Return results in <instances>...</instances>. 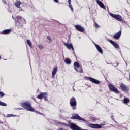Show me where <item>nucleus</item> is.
<instances>
[{
  "label": "nucleus",
  "mask_w": 130,
  "mask_h": 130,
  "mask_svg": "<svg viewBox=\"0 0 130 130\" xmlns=\"http://www.w3.org/2000/svg\"><path fill=\"white\" fill-rule=\"evenodd\" d=\"M21 106L26 110H28V111H34V109L32 107H31V105L28 102H22Z\"/></svg>",
  "instance_id": "f257e3e1"
},
{
  "label": "nucleus",
  "mask_w": 130,
  "mask_h": 130,
  "mask_svg": "<svg viewBox=\"0 0 130 130\" xmlns=\"http://www.w3.org/2000/svg\"><path fill=\"white\" fill-rule=\"evenodd\" d=\"M24 24H26V20L21 16H18L17 17L16 25L22 27Z\"/></svg>",
  "instance_id": "f03ea898"
},
{
  "label": "nucleus",
  "mask_w": 130,
  "mask_h": 130,
  "mask_svg": "<svg viewBox=\"0 0 130 130\" xmlns=\"http://www.w3.org/2000/svg\"><path fill=\"white\" fill-rule=\"evenodd\" d=\"M74 69L78 73H82L83 69H82V66L78 63V62H75L74 64Z\"/></svg>",
  "instance_id": "7ed1b4c3"
},
{
  "label": "nucleus",
  "mask_w": 130,
  "mask_h": 130,
  "mask_svg": "<svg viewBox=\"0 0 130 130\" xmlns=\"http://www.w3.org/2000/svg\"><path fill=\"white\" fill-rule=\"evenodd\" d=\"M105 125V124H89L88 125L89 127H91V128H102V126Z\"/></svg>",
  "instance_id": "20e7f679"
},
{
  "label": "nucleus",
  "mask_w": 130,
  "mask_h": 130,
  "mask_svg": "<svg viewBox=\"0 0 130 130\" xmlns=\"http://www.w3.org/2000/svg\"><path fill=\"white\" fill-rule=\"evenodd\" d=\"M71 119H78V120H82V121H85V123H88V121L85 120L84 119L80 117L78 114L74 115L71 117Z\"/></svg>",
  "instance_id": "39448f33"
},
{
  "label": "nucleus",
  "mask_w": 130,
  "mask_h": 130,
  "mask_svg": "<svg viewBox=\"0 0 130 130\" xmlns=\"http://www.w3.org/2000/svg\"><path fill=\"white\" fill-rule=\"evenodd\" d=\"M110 16L117 20V21H119L120 22H122V17H121V16L119 15H115L110 13Z\"/></svg>",
  "instance_id": "423d86ee"
},
{
  "label": "nucleus",
  "mask_w": 130,
  "mask_h": 130,
  "mask_svg": "<svg viewBox=\"0 0 130 130\" xmlns=\"http://www.w3.org/2000/svg\"><path fill=\"white\" fill-rule=\"evenodd\" d=\"M38 99H42V98H44L45 100H47V93L44 92L41 93L40 94L38 95L37 96Z\"/></svg>",
  "instance_id": "0eeeda50"
},
{
  "label": "nucleus",
  "mask_w": 130,
  "mask_h": 130,
  "mask_svg": "<svg viewBox=\"0 0 130 130\" xmlns=\"http://www.w3.org/2000/svg\"><path fill=\"white\" fill-rule=\"evenodd\" d=\"M63 44L64 46H66V47H67L69 49V50H71V49H72L73 51H75V49H74V46H73V44H72L71 43L70 44H68L64 42Z\"/></svg>",
  "instance_id": "6e6552de"
},
{
  "label": "nucleus",
  "mask_w": 130,
  "mask_h": 130,
  "mask_svg": "<svg viewBox=\"0 0 130 130\" xmlns=\"http://www.w3.org/2000/svg\"><path fill=\"white\" fill-rule=\"evenodd\" d=\"M109 87L110 90H111V91H112V92H114V93H119V91L118 89H117V88H116V87H114L113 86V85L112 84H109Z\"/></svg>",
  "instance_id": "1a4fd4ad"
},
{
  "label": "nucleus",
  "mask_w": 130,
  "mask_h": 130,
  "mask_svg": "<svg viewBox=\"0 0 130 130\" xmlns=\"http://www.w3.org/2000/svg\"><path fill=\"white\" fill-rule=\"evenodd\" d=\"M75 29L79 32H84L85 29L80 25H77L75 26Z\"/></svg>",
  "instance_id": "9d476101"
},
{
  "label": "nucleus",
  "mask_w": 130,
  "mask_h": 130,
  "mask_svg": "<svg viewBox=\"0 0 130 130\" xmlns=\"http://www.w3.org/2000/svg\"><path fill=\"white\" fill-rule=\"evenodd\" d=\"M70 105L71 106H77V101L75 98H72L70 100Z\"/></svg>",
  "instance_id": "9b49d317"
},
{
  "label": "nucleus",
  "mask_w": 130,
  "mask_h": 130,
  "mask_svg": "<svg viewBox=\"0 0 130 130\" xmlns=\"http://www.w3.org/2000/svg\"><path fill=\"white\" fill-rule=\"evenodd\" d=\"M86 80H89L92 83H94V84H99L100 82L99 81L92 78L89 77H86Z\"/></svg>",
  "instance_id": "f8f14e48"
},
{
  "label": "nucleus",
  "mask_w": 130,
  "mask_h": 130,
  "mask_svg": "<svg viewBox=\"0 0 130 130\" xmlns=\"http://www.w3.org/2000/svg\"><path fill=\"white\" fill-rule=\"evenodd\" d=\"M121 35V31H119L118 32L115 34L113 37L114 39H119V37H120V36Z\"/></svg>",
  "instance_id": "ddd939ff"
},
{
  "label": "nucleus",
  "mask_w": 130,
  "mask_h": 130,
  "mask_svg": "<svg viewBox=\"0 0 130 130\" xmlns=\"http://www.w3.org/2000/svg\"><path fill=\"white\" fill-rule=\"evenodd\" d=\"M95 46L99 52L102 54V53H103V50H102V48H101V47L99 45H97V44H95Z\"/></svg>",
  "instance_id": "4468645a"
},
{
  "label": "nucleus",
  "mask_w": 130,
  "mask_h": 130,
  "mask_svg": "<svg viewBox=\"0 0 130 130\" xmlns=\"http://www.w3.org/2000/svg\"><path fill=\"white\" fill-rule=\"evenodd\" d=\"M56 73H57V67L54 68L52 71V78H54L55 75H56Z\"/></svg>",
  "instance_id": "2eb2a0df"
},
{
  "label": "nucleus",
  "mask_w": 130,
  "mask_h": 130,
  "mask_svg": "<svg viewBox=\"0 0 130 130\" xmlns=\"http://www.w3.org/2000/svg\"><path fill=\"white\" fill-rule=\"evenodd\" d=\"M120 87L122 91H127V87L125 85H124V84L121 83L120 85Z\"/></svg>",
  "instance_id": "dca6fc26"
},
{
  "label": "nucleus",
  "mask_w": 130,
  "mask_h": 130,
  "mask_svg": "<svg viewBox=\"0 0 130 130\" xmlns=\"http://www.w3.org/2000/svg\"><path fill=\"white\" fill-rule=\"evenodd\" d=\"M96 3H98L99 6L101 7V8H102V9H105V6H104V4L101 1L99 0H96Z\"/></svg>",
  "instance_id": "f3484780"
},
{
  "label": "nucleus",
  "mask_w": 130,
  "mask_h": 130,
  "mask_svg": "<svg viewBox=\"0 0 130 130\" xmlns=\"http://www.w3.org/2000/svg\"><path fill=\"white\" fill-rule=\"evenodd\" d=\"M110 42L111 43V44H112V45H113V46H114V47H115V48H119V45H118V44H117L114 41H110Z\"/></svg>",
  "instance_id": "a211bd4d"
},
{
  "label": "nucleus",
  "mask_w": 130,
  "mask_h": 130,
  "mask_svg": "<svg viewBox=\"0 0 130 130\" xmlns=\"http://www.w3.org/2000/svg\"><path fill=\"white\" fill-rule=\"evenodd\" d=\"M22 4V2H21V1H16L14 5L15 6L17 7V8H20V6H21V5Z\"/></svg>",
  "instance_id": "6ab92c4d"
},
{
  "label": "nucleus",
  "mask_w": 130,
  "mask_h": 130,
  "mask_svg": "<svg viewBox=\"0 0 130 130\" xmlns=\"http://www.w3.org/2000/svg\"><path fill=\"white\" fill-rule=\"evenodd\" d=\"M12 32L11 29H5L2 31V34H10Z\"/></svg>",
  "instance_id": "aec40b11"
},
{
  "label": "nucleus",
  "mask_w": 130,
  "mask_h": 130,
  "mask_svg": "<svg viewBox=\"0 0 130 130\" xmlns=\"http://www.w3.org/2000/svg\"><path fill=\"white\" fill-rule=\"evenodd\" d=\"M129 99L127 98H124L123 99V103H124V104H126L127 103H129Z\"/></svg>",
  "instance_id": "412c9836"
},
{
  "label": "nucleus",
  "mask_w": 130,
  "mask_h": 130,
  "mask_svg": "<svg viewBox=\"0 0 130 130\" xmlns=\"http://www.w3.org/2000/svg\"><path fill=\"white\" fill-rule=\"evenodd\" d=\"M26 43H27L28 45H29V46L30 47V48H32V42H31V41L28 39L26 40Z\"/></svg>",
  "instance_id": "4be33fe9"
},
{
  "label": "nucleus",
  "mask_w": 130,
  "mask_h": 130,
  "mask_svg": "<svg viewBox=\"0 0 130 130\" xmlns=\"http://www.w3.org/2000/svg\"><path fill=\"white\" fill-rule=\"evenodd\" d=\"M64 61L67 64H71V60L69 58H67L64 60Z\"/></svg>",
  "instance_id": "5701e85b"
},
{
  "label": "nucleus",
  "mask_w": 130,
  "mask_h": 130,
  "mask_svg": "<svg viewBox=\"0 0 130 130\" xmlns=\"http://www.w3.org/2000/svg\"><path fill=\"white\" fill-rule=\"evenodd\" d=\"M68 3H69V7H70L72 12H73V7H72V5H71V0H68Z\"/></svg>",
  "instance_id": "b1692460"
},
{
  "label": "nucleus",
  "mask_w": 130,
  "mask_h": 130,
  "mask_svg": "<svg viewBox=\"0 0 130 130\" xmlns=\"http://www.w3.org/2000/svg\"><path fill=\"white\" fill-rule=\"evenodd\" d=\"M38 48H39V49H40L41 50L43 49V46H42V44H39L38 45Z\"/></svg>",
  "instance_id": "393cba45"
},
{
  "label": "nucleus",
  "mask_w": 130,
  "mask_h": 130,
  "mask_svg": "<svg viewBox=\"0 0 130 130\" xmlns=\"http://www.w3.org/2000/svg\"><path fill=\"white\" fill-rule=\"evenodd\" d=\"M47 39L49 40V42H51L52 41V40H51V38L49 36H47Z\"/></svg>",
  "instance_id": "a878e982"
},
{
  "label": "nucleus",
  "mask_w": 130,
  "mask_h": 130,
  "mask_svg": "<svg viewBox=\"0 0 130 130\" xmlns=\"http://www.w3.org/2000/svg\"><path fill=\"white\" fill-rule=\"evenodd\" d=\"M0 105H1L2 106H7V104H6V103L1 101H0Z\"/></svg>",
  "instance_id": "bb28decb"
},
{
  "label": "nucleus",
  "mask_w": 130,
  "mask_h": 130,
  "mask_svg": "<svg viewBox=\"0 0 130 130\" xmlns=\"http://www.w3.org/2000/svg\"><path fill=\"white\" fill-rule=\"evenodd\" d=\"M12 116H16V115H14L12 114H8L7 115L6 117H12Z\"/></svg>",
  "instance_id": "cd10ccee"
},
{
  "label": "nucleus",
  "mask_w": 130,
  "mask_h": 130,
  "mask_svg": "<svg viewBox=\"0 0 130 130\" xmlns=\"http://www.w3.org/2000/svg\"><path fill=\"white\" fill-rule=\"evenodd\" d=\"M5 95V94L3 93V92L0 91V97H4V96Z\"/></svg>",
  "instance_id": "c85d7f7f"
},
{
  "label": "nucleus",
  "mask_w": 130,
  "mask_h": 130,
  "mask_svg": "<svg viewBox=\"0 0 130 130\" xmlns=\"http://www.w3.org/2000/svg\"><path fill=\"white\" fill-rule=\"evenodd\" d=\"M95 28H98L100 27V26H99V25H98V24H97V23H95Z\"/></svg>",
  "instance_id": "c756f323"
},
{
  "label": "nucleus",
  "mask_w": 130,
  "mask_h": 130,
  "mask_svg": "<svg viewBox=\"0 0 130 130\" xmlns=\"http://www.w3.org/2000/svg\"><path fill=\"white\" fill-rule=\"evenodd\" d=\"M54 2H55V3H58V0H54Z\"/></svg>",
  "instance_id": "7c9ffc66"
},
{
  "label": "nucleus",
  "mask_w": 130,
  "mask_h": 130,
  "mask_svg": "<svg viewBox=\"0 0 130 130\" xmlns=\"http://www.w3.org/2000/svg\"><path fill=\"white\" fill-rule=\"evenodd\" d=\"M3 3H4V4H7V2H6V1H3Z\"/></svg>",
  "instance_id": "2f4dec72"
},
{
  "label": "nucleus",
  "mask_w": 130,
  "mask_h": 130,
  "mask_svg": "<svg viewBox=\"0 0 130 130\" xmlns=\"http://www.w3.org/2000/svg\"><path fill=\"white\" fill-rule=\"evenodd\" d=\"M58 130H63L62 128L58 129Z\"/></svg>",
  "instance_id": "473e14b6"
},
{
  "label": "nucleus",
  "mask_w": 130,
  "mask_h": 130,
  "mask_svg": "<svg viewBox=\"0 0 130 130\" xmlns=\"http://www.w3.org/2000/svg\"><path fill=\"white\" fill-rule=\"evenodd\" d=\"M73 109H76V107L73 108Z\"/></svg>",
  "instance_id": "72a5a7b5"
},
{
  "label": "nucleus",
  "mask_w": 130,
  "mask_h": 130,
  "mask_svg": "<svg viewBox=\"0 0 130 130\" xmlns=\"http://www.w3.org/2000/svg\"><path fill=\"white\" fill-rule=\"evenodd\" d=\"M78 71H80V68H78Z\"/></svg>",
  "instance_id": "f704fd0d"
}]
</instances>
